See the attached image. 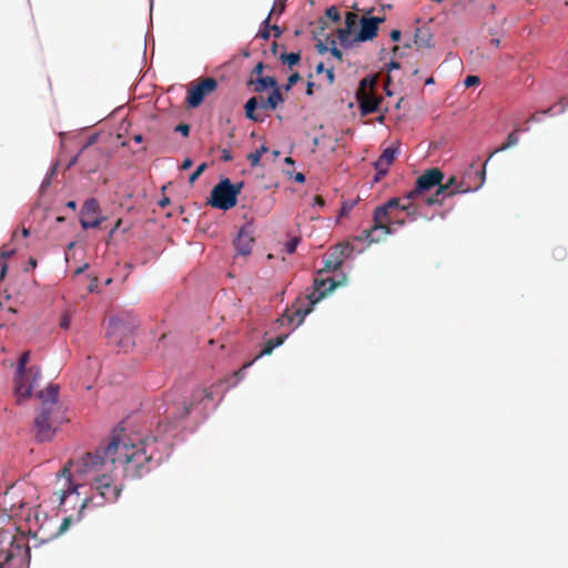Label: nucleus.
Returning a JSON list of instances; mask_svg holds the SVG:
<instances>
[{"label":"nucleus","mask_w":568,"mask_h":568,"mask_svg":"<svg viewBox=\"0 0 568 568\" xmlns=\"http://www.w3.org/2000/svg\"><path fill=\"white\" fill-rule=\"evenodd\" d=\"M192 164H193L192 160L190 158H186V159L183 160L181 169L182 170H187V169H190L192 166Z\"/></svg>","instance_id":"nucleus-55"},{"label":"nucleus","mask_w":568,"mask_h":568,"mask_svg":"<svg viewBox=\"0 0 568 568\" xmlns=\"http://www.w3.org/2000/svg\"><path fill=\"white\" fill-rule=\"evenodd\" d=\"M70 324H71V317L68 314H63L61 317V321H60V326L63 329H68L70 327Z\"/></svg>","instance_id":"nucleus-45"},{"label":"nucleus","mask_w":568,"mask_h":568,"mask_svg":"<svg viewBox=\"0 0 568 568\" xmlns=\"http://www.w3.org/2000/svg\"><path fill=\"white\" fill-rule=\"evenodd\" d=\"M29 359L30 352H24L19 358L14 385V394L18 403L31 396L40 377V369L38 367L31 366L27 368Z\"/></svg>","instance_id":"nucleus-9"},{"label":"nucleus","mask_w":568,"mask_h":568,"mask_svg":"<svg viewBox=\"0 0 568 568\" xmlns=\"http://www.w3.org/2000/svg\"><path fill=\"white\" fill-rule=\"evenodd\" d=\"M67 465H70V469L77 480L81 483V486L87 483L92 484L101 474L113 469L104 454V448L94 453H87L77 459H70Z\"/></svg>","instance_id":"nucleus-6"},{"label":"nucleus","mask_w":568,"mask_h":568,"mask_svg":"<svg viewBox=\"0 0 568 568\" xmlns=\"http://www.w3.org/2000/svg\"><path fill=\"white\" fill-rule=\"evenodd\" d=\"M287 335H280L275 338L268 339L262 351L254 357V361L261 358L264 355H271L275 347L281 346L286 339Z\"/></svg>","instance_id":"nucleus-28"},{"label":"nucleus","mask_w":568,"mask_h":568,"mask_svg":"<svg viewBox=\"0 0 568 568\" xmlns=\"http://www.w3.org/2000/svg\"><path fill=\"white\" fill-rule=\"evenodd\" d=\"M351 33L352 30L346 27L337 30V38L342 44H345L349 41Z\"/></svg>","instance_id":"nucleus-36"},{"label":"nucleus","mask_w":568,"mask_h":568,"mask_svg":"<svg viewBox=\"0 0 568 568\" xmlns=\"http://www.w3.org/2000/svg\"><path fill=\"white\" fill-rule=\"evenodd\" d=\"M100 213V205L97 199H88L81 210L80 223L84 230L99 227L104 217L95 216Z\"/></svg>","instance_id":"nucleus-17"},{"label":"nucleus","mask_w":568,"mask_h":568,"mask_svg":"<svg viewBox=\"0 0 568 568\" xmlns=\"http://www.w3.org/2000/svg\"><path fill=\"white\" fill-rule=\"evenodd\" d=\"M316 49L320 53H325L328 51V45L327 44H324L322 41H318L317 44H316Z\"/></svg>","instance_id":"nucleus-52"},{"label":"nucleus","mask_w":568,"mask_h":568,"mask_svg":"<svg viewBox=\"0 0 568 568\" xmlns=\"http://www.w3.org/2000/svg\"><path fill=\"white\" fill-rule=\"evenodd\" d=\"M258 99L260 109L262 110H275L281 103L284 102V97L280 88H275V90H273L266 99L262 97H258Z\"/></svg>","instance_id":"nucleus-23"},{"label":"nucleus","mask_w":568,"mask_h":568,"mask_svg":"<svg viewBox=\"0 0 568 568\" xmlns=\"http://www.w3.org/2000/svg\"><path fill=\"white\" fill-rule=\"evenodd\" d=\"M280 60L282 61L283 64L293 67L301 61V54L300 52L282 53L280 55Z\"/></svg>","instance_id":"nucleus-32"},{"label":"nucleus","mask_w":568,"mask_h":568,"mask_svg":"<svg viewBox=\"0 0 568 568\" xmlns=\"http://www.w3.org/2000/svg\"><path fill=\"white\" fill-rule=\"evenodd\" d=\"M324 204H325V201H324L323 196L316 195L314 197V205L324 206Z\"/></svg>","instance_id":"nucleus-58"},{"label":"nucleus","mask_w":568,"mask_h":568,"mask_svg":"<svg viewBox=\"0 0 568 568\" xmlns=\"http://www.w3.org/2000/svg\"><path fill=\"white\" fill-rule=\"evenodd\" d=\"M389 37L390 39L394 41V42H397L400 40V37H402V32L397 29L395 30H392L390 33H389Z\"/></svg>","instance_id":"nucleus-50"},{"label":"nucleus","mask_w":568,"mask_h":568,"mask_svg":"<svg viewBox=\"0 0 568 568\" xmlns=\"http://www.w3.org/2000/svg\"><path fill=\"white\" fill-rule=\"evenodd\" d=\"M313 87H314L313 82H307V87H306V94L307 95H312L313 94Z\"/></svg>","instance_id":"nucleus-60"},{"label":"nucleus","mask_w":568,"mask_h":568,"mask_svg":"<svg viewBox=\"0 0 568 568\" xmlns=\"http://www.w3.org/2000/svg\"><path fill=\"white\" fill-rule=\"evenodd\" d=\"M263 27H264V28H263L262 30H260L258 36H260L262 39L267 40V39L271 37V34H270L271 26L268 24V26L266 27V26L263 23Z\"/></svg>","instance_id":"nucleus-46"},{"label":"nucleus","mask_w":568,"mask_h":568,"mask_svg":"<svg viewBox=\"0 0 568 568\" xmlns=\"http://www.w3.org/2000/svg\"><path fill=\"white\" fill-rule=\"evenodd\" d=\"M261 158L262 156L256 151L247 154V160H248L251 166H253V168L260 165Z\"/></svg>","instance_id":"nucleus-41"},{"label":"nucleus","mask_w":568,"mask_h":568,"mask_svg":"<svg viewBox=\"0 0 568 568\" xmlns=\"http://www.w3.org/2000/svg\"><path fill=\"white\" fill-rule=\"evenodd\" d=\"M233 158H232V154H231V151L227 150V149H223L222 150V154H221V160L224 161V162H229L231 161Z\"/></svg>","instance_id":"nucleus-48"},{"label":"nucleus","mask_w":568,"mask_h":568,"mask_svg":"<svg viewBox=\"0 0 568 568\" xmlns=\"http://www.w3.org/2000/svg\"><path fill=\"white\" fill-rule=\"evenodd\" d=\"M398 154V146L395 148H386L379 158L374 162V168L376 170L375 181H379L382 176L386 175L389 166L394 162L396 155Z\"/></svg>","instance_id":"nucleus-20"},{"label":"nucleus","mask_w":568,"mask_h":568,"mask_svg":"<svg viewBox=\"0 0 568 568\" xmlns=\"http://www.w3.org/2000/svg\"><path fill=\"white\" fill-rule=\"evenodd\" d=\"M519 131H520L519 129H515L511 133H509L506 139V142L503 143L498 149H496L494 151V153H498V152L505 151L511 146H515L519 141L518 135H517V133Z\"/></svg>","instance_id":"nucleus-30"},{"label":"nucleus","mask_w":568,"mask_h":568,"mask_svg":"<svg viewBox=\"0 0 568 568\" xmlns=\"http://www.w3.org/2000/svg\"><path fill=\"white\" fill-rule=\"evenodd\" d=\"M479 83H480V79L477 75H467L464 81V84L466 88L475 87V85H478Z\"/></svg>","instance_id":"nucleus-42"},{"label":"nucleus","mask_w":568,"mask_h":568,"mask_svg":"<svg viewBox=\"0 0 568 568\" xmlns=\"http://www.w3.org/2000/svg\"><path fill=\"white\" fill-rule=\"evenodd\" d=\"M325 74H326V79H327L328 84L329 85L333 84L334 81H335L334 69L329 68V69L325 70Z\"/></svg>","instance_id":"nucleus-47"},{"label":"nucleus","mask_w":568,"mask_h":568,"mask_svg":"<svg viewBox=\"0 0 568 568\" xmlns=\"http://www.w3.org/2000/svg\"><path fill=\"white\" fill-rule=\"evenodd\" d=\"M325 69H324V64L323 62H320L317 65H316V73H322L324 72Z\"/></svg>","instance_id":"nucleus-64"},{"label":"nucleus","mask_w":568,"mask_h":568,"mask_svg":"<svg viewBox=\"0 0 568 568\" xmlns=\"http://www.w3.org/2000/svg\"><path fill=\"white\" fill-rule=\"evenodd\" d=\"M444 180V173L438 168H432L426 170L416 180L415 187L407 192L403 200L406 201H424L427 197L428 192L436 189Z\"/></svg>","instance_id":"nucleus-13"},{"label":"nucleus","mask_w":568,"mask_h":568,"mask_svg":"<svg viewBox=\"0 0 568 568\" xmlns=\"http://www.w3.org/2000/svg\"><path fill=\"white\" fill-rule=\"evenodd\" d=\"M111 470H106L101 474L91 485L95 494L91 497H95L94 501L90 503V506L100 507L105 503H114L118 500L122 486L114 483Z\"/></svg>","instance_id":"nucleus-12"},{"label":"nucleus","mask_w":568,"mask_h":568,"mask_svg":"<svg viewBox=\"0 0 568 568\" xmlns=\"http://www.w3.org/2000/svg\"><path fill=\"white\" fill-rule=\"evenodd\" d=\"M376 84L377 75H367L361 80L357 92H375Z\"/></svg>","instance_id":"nucleus-29"},{"label":"nucleus","mask_w":568,"mask_h":568,"mask_svg":"<svg viewBox=\"0 0 568 568\" xmlns=\"http://www.w3.org/2000/svg\"><path fill=\"white\" fill-rule=\"evenodd\" d=\"M399 68H400L399 62H397V61H390V62L387 64V72L389 73L392 70H396V69H399Z\"/></svg>","instance_id":"nucleus-54"},{"label":"nucleus","mask_w":568,"mask_h":568,"mask_svg":"<svg viewBox=\"0 0 568 568\" xmlns=\"http://www.w3.org/2000/svg\"><path fill=\"white\" fill-rule=\"evenodd\" d=\"M487 0H476L475 2H469L468 0H460L459 4L464 8L477 9L481 7Z\"/></svg>","instance_id":"nucleus-39"},{"label":"nucleus","mask_w":568,"mask_h":568,"mask_svg":"<svg viewBox=\"0 0 568 568\" xmlns=\"http://www.w3.org/2000/svg\"><path fill=\"white\" fill-rule=\"evenodd\" d=\"M295 181H297V182H304V181H305V176H304V174H303V173H297V174L295 175Z\"/></svg>","instance_id":"nucleus-63"},{"label":"nucleus","mask_w":568,"mask_h":568,"mask_svg":"<svg viewBox=\"0 0 568 568\" xmlns=\"http://www.w3.org/2000/svg\"><path fill=\"white\" fill-rule=\"evenodd\" d=\"M399 209L407 213L412 220L416 217V210L413 207L412 202L393 197L383 205L377 206L373 214V225L363 231L358 240H365L369 243L378 242L395 231L396 226H403L404 220H393L392 212Z\"/></svg>","instance_id":"nucleus-2"},{"label":"nucleus","mask_w":568,"mask_h":568,"mask_svg":"<svg viewBox=\"0 0 568 568\" xmlns=\"http://www.w3.org/2000/svg\"><path fill=\"white\" fill-rule=\"evenodd\" d=\"M263 70H264V64L263 62H258L254 69H253V73L254 74H257V75H261L263 73Z\"/></svg>","instance_id":"nucleus-53"},{"label":"nucleus","mask_w":568,"mask_h":568,"mask_svg":"<svg viewBox=\"0 0 568 568\" xmlns=\"http://www.w3.org/2000/svg\"><path fill=\"white\" fill-rule=\"evenodd\" d=\"M358 22V16L354 12H347L345 16V27L353 30Z\"/></svg>","instance_id":"nucleus-34"},{"label":"nucleus","mask_w":568,"mask_h":568,"mask_svg":"<svg viewBox=\"0 0 568 568\" xmlns=\"http://www.w3.org/2000/svg\"><path fill=\"white\" fill-rule=\"evenodd\" d=\"M58 395L59 387L57 385H49L37 395L40 399V407L37 409L32 432L36 439L40 443L50 442L55 435L60 410Z\"/></svg>","instance_id":"nucleus-3"},{"label":"nucleus","mask_w":568,"mask_h":568,"mask_svg":"<svg viewBox=\"0 0 568 568\" xmlns=\"http://www.w3.org/2000/svg\"><path fill=\"white\" fill-rule=\"evenodd\" d=\"M139 321L131 314L110 318L106 331L108 343L119 351L128 352L134 346V332Z\"/></svg>","instance_id":"nucleus-7"},{"label":"nucleus","mask_w":568,"mask_h":568,"mask_svg":"<svg viewBox=\"0 0 568 568\" xmlns=\"http://www.w3.org/2000/svg\"><path fill=\"white\" fill-rule=\"evenodd\" d=\"M255 361H251L248 363H245L239 371L234 373V377L239 381L242 379L245 375V371L254 363Z\"/></svg>","instance_id":"nucleus-43"},{"label":"nucleus","mask_w":568,"mask_h":568,"mask_svg":"<svg viewBox=\"0 0 568 568\" xmlns=\"http://www.w3.org/2000/svg\"><path fill=\"white\" fill-rule=\"evenodd\" d=\"M158 437H146L135 444L128 437L123 428L114 429L112 437L104 447V454L109 458L112 468L122 467L126 478L138 479L155 468L161 458H155V444Z\"/></svg>","instance_id":"nucleus-1"},{"label":"nucleus","mask_w":568,"mask_h":568,"mask_svg":"<svg viewBox=\"0 0 568 568\" xmlns=\"http://www.w3.org/2000/svg\"><path fill=\"white\" fill-rule=\"evenodd\" d=\"M243 189V182L233 184L230 179H222L211 191L207 204L212 207L227 211L237 203V195Z\"/></svg>","instance_id":"nucleus-10"},{"label":"nucleus","mask_w":568,"mask_h":568,"mask_svg":"<svg viewBox=\"0 0 568 568\" xmlns=\"http://www.w3.org/2000/svg\"><path fill=\"white\" fill-rule=\"evenodd\" d=\"M30 547L24 534H13L9 529H0V568L11 560L20 565L29 561Z\"/></svg>","instance_id":"nucleus-8"},{"label":"nucleus","mask_w":568,"mask_h":568,"mask_svg":"<svg viewBox=\"0 0 568 568\" xmlns=\"http://www.w3.org/2000/svg\"><path fill=\"white\" fill-rule=\"evenodd\" d=\"M268 149L263 144L260 149L256 150V152L262 156L264 153H266Z\"/></svg>","instance_id":"nucleus-62"},{"label":"nucleus","mask_w":568,"mask_h":568,"mask_svg":"<svg viewBox=\"0 0 568 568\" xmlns=\"http://www.w3.org/2000/svg\"><path fill=\"white\" fill-rule=\"evenodd\" d=\"M95 497H88L81 501L80 508L74 515H69L63 518L61 525L59 526L57 532L47 531V518L40 513L38 509H34L31 514L27 516L28 523V534L32 535V537L41 542H45L51 540L58 535H61L68 530V528L73 523H79L84 517V509L90 506V503L94 501Z\"/></svg>","instance_id":"nucleus-5"},{"label":"nucleus","mask_w":568,"mask_h":568,"mask_svg":"<svg viewBox=\"0 0 568 568\" xmlns=\"http://www.w3.org/2000/svg\"><path fill=\"white\" fill-rule=\"evenodd\" d=\"M384 21V18L373 17V18H366L363 17L359 20L361 29L358 33L356 34V40L359 42H365L373 40L378 32V24Z\"/></svg>","instance_id":"nucleus-19"},{"label":"nucleus","mask_w":568,"mask_h":568,"mask_svg":"<svg viewBox=\"0 0 568 568\" xmlns=\"http://www.w3.org/2000/svg\"><path fill=\"white\" fill-rule=\"evenodd\" d=\"M285 9V0H275L272 10L267 18L264 20V24L267 27L273 16H281Z\"/></svg>","instance_id":"nucleus-31"},{"label":"nucleus","mask_w":568,"mask_h":568,"mask_svg":"<svg viewBox=\"0 0 568 568\" xmlns=\"http://www.w3.org/2000/svg\"><path fill=\"white\" fill-rule=\"evenodd\" d=\"M326 18L331 19L333 22H338L341 20V14L335 6H331L325 11Z\"/></svg>","instance_id":"nucleus-35"},{"label":"nucleus","mask_w":568,"mask_h":568,"mask_svg":"<svg viewBox=\"0 0 568 568\" xmlns=\"http://www.w3.org/2000/svg\"><path fill=\"white\" fill-rule=\"evenodd\" d=\"M80 487L81 483L77 480V477L70 469V465L65 464L57 474L53 485V496L57 498L59 503L60 510L67 511V509L64 508L67 498L72 495H74L78 498V489Z\"/></svg>","instance_id":"nucleus-11"},{"label":"nucleus","mask_w":568,"mask_h":568,"mask_svg":"<svg viewBox=\"0 0 568 568\" xmlns=\"http://www.w3.org/2000/svg\"><path fill=\"white\" fill-rule=\"evenodd\" d=\"M301 239L295 236L293 237L292 240H290L286 244H285V252L287 254H293L295 251H296V247L300 243Z\"/></svg>","instance_id":"nucleus-37"},{"label":"nucleus","mask_w":568,"mask_h":568,"mask_svg":"<svg viewBox=\"0 0 568 568\" xmlns=\"http://www.w3.org/2000/svg\"><path fill=\"white\" fill-rule=\"evenodd\" d=\"M203 399H213L212 393L206 388L195 389L192 394L191 403L183 400L179 407H170L168 409L169 418L173 417L175 420L185 418L190 414L191 407Z\"/></svg>","instance_id":"nucleus-16"},{"label":"nucleus","mask_w":568,"mask_h":568,"mask_svg":"<svg viewBox=\"0 0 568 568\" xmlns=\"http://www.w3.org/2000/svg\"><path fill=\"white\" fill-rule=\"evenodd\" d=\"M170 203L169 197L164 196L162 200L159 201V206L165 207Z\"/></svg>","instance_id":"nucleus-59"},{"label":"nucleus","mask_w":568,"mask_h":568,"mask_svg":"<svg viewBox=\"0 0 568 568\" xmlns=\"http://www.w3.org/2000/svg\"><path fill=\"white\" fill-rule=\"evenodd\" d=\"M13 254H14V250H9V251H2V252H0V256H1L3 260H8V258H10Z\"/></svg>","instance_id":"nucleus-56"},{"label":"nucleus","mask_w":568,"mask_h":568,"mask_svg":"<svg viewBox=\"0 0 568 568\" xmlns=\"http://www.w3.org/2000/svg\"><path fill=\"white\" fill-rule=\"evenodd\" d=\"M301 80V77L297 72H294L291 74L287 79V83L285 85V90L288 91L292 89L293 85H295Z\"/></svg>","instance_id":"nucleus-40"},{"label":"nucleus","mask_w":568,"mask_h":568,"mask_svg":"<svg viewBox=\"0 0 568 568\" xmlns=\"http://www.w3.org/2000/svg\"><path fill=\"white\" fill-rule=\"evenodd\" d=\"M352 252L353 247L349 245V243L336 245L334 250L327 255L325 265L321 271H318V274L322 275L324 273L338 270L342 266L344 258L349 257Z\"/></svg>","instance_id":"nucleus-18"},{"label":"nucleus","mask_w":568,"mask_h":568,"mask_svg":"<svg viewBox=\"0 0 568 568\" xmlns=\"http://www.w3.org/2000/svg\"><path fill=\"white\" fill-rule=\"evenodd\" d=\"M446 197H450V196L448 195V192L445 190V187H443V182H442L439 185H437V187L435 189V192L430 195H427V197H425V200L423 202L427 206L443 205Z\"/></svg>","instance_id":"nucleus-26"},{"label":"nucleus","mask_w":568,"mask_h":568,"mask_svg":"<svg viewBox=\"0 0 568 568\" xmlns=\"http://www.w3.org/2000/svg\"><path fill=\"white\" fill-rule=\"evenodd\" d=\"M390 82H392V78H390V75L388 73L387 77H386V80H385V92H386L387 95H392V92L388 89Z\"/></svg>","instance_id":"nucleus-57"},{"label":"nucleus","mask_w":568,"mask_h":568,"mask_svg":"<svg viewBox=\"0 0 568 568\" xmlns=\"http://www.w3.org/2000/svg\"><path fill=\"white\" fill-rule=\"evenodd\" d=\"M175 131L181 133L183 136H189L190 125L186 123H180L175 126Z\"/></svg>","instance_id":"nucleus-44"},{"label":"nucleus","mask_w":568,"mask_h":568,"mask_svg":"<svg viewBox=\"0 0 568 568\" xmlns=\"http://www.w3.org/2000/svg\"><path fill=\"white\" fill-rule=\"evenodd\" d=\"M205 169H206V163L200 164L196 168V170L190 175L189 182L191 184H193L200 178V175L205 171Z\"/></svg>","instance_id":"nucleus-38"},{"label":"nucleus","mask_w":568,"mask_h":568,"mask_svg":"<svg viewBox=\"0 0 568 568\" xmlns=\"http://www.w3.org/2000/svg\"><path fill=\"white\" fill-rule=\"evenodd\" d=\"M356 99L364 115L376 112L381 103L375 92H356Z\"/></svg>","instance_id":"nucleus-21"},{"label":"nucleus","mask_w":568,"mask_h":568,"mask_svg":"<svg viewBox=\"0 0 568 568\" xmlns=\"http://www.w3.org/2000/svg\"><path fill=\"white\" fill-rule=\"evenodd\" d=\"M485 182V171L468 172L462 181H457L455 176H450L447 182L443 183V187L448 192L449 196L458 193H467L478 190Z\"/></svg>","instance_id":"nucleus-14"},{"label":"nucleus","mask_w":568,"mask_h":568,"mask_svg":"<svg viewBox=\"0 0 568 568\" xmlns=\"http://www.w3.org/2000/svg\"><path fill=\"white\" fill-rule=\"evenodd\" d=\"M217 89V81L207 77L200 79L187 90L186 102L191 108H197L202 104L205 97L210 95Z\"/></svg>","instance_id":"nucleus-15"},{"label":"nucleus","mask_w":568,"mask_h":568,"mask_svg":"<svg viewBox=\"0 0 568 568\" xmlns=\"http://www.w3.org/2000/svg\"><path fill=\"white\" fill-rule=\"evenodd\" d=\"M414 43L418 49L430 48L433 43V34L426 28H418L414 36Z\"/></svg>","instance_id":"nucleus-25"},{"label":"nucleus","mask_w":568,"mask_h":568,"mask_svg":"<svg viewBox=\"0 0 568 568\" xmlns=\"http://www.w3.org/2000/svg\"><path fill=\"white\" fill-rule=\"evenodd\" d=\"M327 44L331 45L328 49L334 58H336L339 61H343V52L336 48V41L333 38L327 37L326 39Z\"/></svg>","instance_id":"nucleus-33"},{"label":"nucleus","mask_w":568,"mask_h":568,"mask_svg":"<svg viewBox=\"0 0 568 568\" xmlns=\"http://www.w3.org/2000/svg\"><path fill=\"white\" fill-rule=\"evenodd\" d=\"M254 237L245 227H242L234 241L237 253L241 255H248L252 251Z\"/></svg>","instance_id":"nucleus-22"},{"label":"nucleus","mask_w":568,"mask_h":568,"mask_svg":"<svg viewBox=\"0 0 568 568\" xmlns=\"http://www.w3.org/2000/svg\"><path fill=\"white\" fill-rule=\"evenodd\" d=\"M271 29L274 31V37L277 38L281 36V30L276 24L272 26Z\"/></svg>","instance_id":"nucleus-61"},{"label":"nucleus","mask_w":568,"mask_h":568,"mask_svg":"<svg viewBox=\"0 0 568 568\" xmlns=\"http://www.w3.org/2000/svg\"><path fill=\"white\" fill-rule=\"evenodd\" d=\"M8 271V265L4 262L0 263V282L3 281Z\"/></svg>","instance_id":"nucleus-51"},{"label":"nucleus","mask_w":568,"mask_h":568,"mask_svg":"<svg viewBox=\"0 0 568 568\" xmlns=\"http://www.w3.org/2000/svg\"><path fill=\"white\" fill-rule=\"evenodd\" d=\"M354 203H344L341 207V215H346L353 209Z\"/></svg>","instance_id":"nucleus-49"},{"label":"nucleus","mask_w":568,"mask_h":568,"mask_svg":"<svg viewBox=\"0 0 568 568\" xmlns=\"http://www.w3.org/2000/svg\"><path fill=\"white\" fill-rule=\"evenodd\" d=\"M251 83H254V91L257 93L263 92L267 88H272L275 90L277 87V81L274 77H258L256 80H251Z\"/></svg>","instance_id":"nucleus-27"},{"label":"nucleus","mask_w":568,"mask_h":568,"mask_svg":"<svg viewBox=\"0 0 568 568\" xmlns=\"http://www.w3.org/2000/svg\"><path fill=\"white\" fill-rule=\"evenodd\" d=\"M323 275L324 274H318L314 280V290L312 293L306 295V300L308 301L307 306L303 307L293 305L291 308H287L278 320L281 325L287 323L288 325H294V327L300 326L303 323L305 316L312 312L313 306L316 303L324 298L335 287L342 285L345 282V277H343L341 281H335L332 277H324Z\"/></svg>","instance_id":"nucleus-4"},{"label":"nucleus","mask_w":568,"mask_h":568,"mask_svg":"<svg viewBox=\"0 0 568 568\" xmlns=\"http://www.w3.org/2000/svg\"><path fill=\"white\" fill-rule=\"evenodd\" d=\"M258 108V97L250 98L244 105L245 116L254 122H263L265 120V115L257 111Z\"/></svg>","instance_id":"nucleus-24"}]
</instances>
